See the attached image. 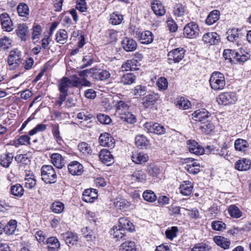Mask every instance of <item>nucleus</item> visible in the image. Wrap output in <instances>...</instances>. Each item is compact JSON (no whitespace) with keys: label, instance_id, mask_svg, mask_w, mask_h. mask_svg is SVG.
Masks as SVG:
<instances>
[{"label":"nucleus","instance_id":"obj_13","mask_svg":"<svg viewBox=\"0 0 251 251\" xmlns=\"http://www.w3.org/2000/svg\"><path fill=\"white\" fill-rule=\"evenodd\" d=\"M159 99V95L152 92L143 98L142 104L145 108H148L154 105Z\"/></svg>","mask_w":251,"mask_h":251},{"label":"nucleus","instance_id":"obj_37","mask_svg":"<svg viewBox=\"0 0 251 251\" xmlns=\"http://www.w3.org/2000/svg\"><path fill=\"white\" fill-rule=\"evenodd\" d=\"M24 181L25 187L29 189L33 188L36 184L35 176L33 174H26Z\"/></svg>","mask_w":251,"mask_h":251},{"label":"nucleus","instance_id":"obj_1","mask_svg":"<svg viewBox=\"0 0 251 251\" xmlns=\"http://www.w3.org/2000/svg\"><path fill=\"white\" fill-rule=\"evenodd\" d=\"M223 56L226 60L232 61L233 58L235 60L240 63H243L250 58V55L243 49H240L238 51L226 49L223 52Z\"/></svg>","mask_w":251,"mask_h":251},{"label":"nucleus","instance_id":"obj_20","mask_svg":"<svg viewBox=\"0 0 251 251\" xmlns=\"http://www.w3.org/2000/svg\"><path fill=\"white\" fill-rule=\"evenodd\" d=\"M122 46L126 51H133L137 48L136 42L132 38L126 37L121 43Z\"/></svg>","mask_w":251,"mask_h":251},{"label":"nucleus","instance_id":"obj_3","mask_svg":"<svg viewBox=\"0 0 251 251\" xmlns=\"http://www.w3.org/2000/svg\"><path fill=\"white\" fill-rule=\"evenodd\" d=\"M41 178L47 184H52L56 182L57 176L51 165H43L41 169Z\"/></svg>","mask_w":251,"mask_h":251},{"label":"nucleus","instance_id":"obj_23","mask_svg":"<svg viewBox=\"0 0 251 251\" xmlns=\"http://www.w3.org/2000/svg\"><path fill=\"white\" fill-rule=\"evenodd\" d=\"M151 5L152 10L156 16H161L165 14V7L160 0H153Z\"/></svg>","mask_w":251,"mask_h":251},{"label":"nucleus","instance_id":"obj_60","mask_svg":"<svg viewBox=\"0 0 251 251\" xmlns=\"http://www.w3.org/2000/svg\"><path fill=\"white\" fill-rule=\"evenodd\" d=\"M118 32L114 29H109L106 32L107 42L109 43H115L117 40Z\"/></svg>","mask_w":251,"mask_h":251},{"label":"nucleus","instance_id":"obj_64","mask_svg":"<svg viewBox=\"0 0 251 251\" xmlns=\"http://www.w3.org/2000/svg\"><path fill=\"white\" fill-rule=\"evenodd\" d=\"M211 247L206 243H201L196 244L191 250V251H209Z\"/></svg>","mask_w":251,"mask_h":251},{"label":"nucleus","instance_id":"obj_9","mask_svg":"<svg viewBox=\"0 0 251 251\" xmlns=\"http://www.w3.org/2000/svg\"><path fill=\"white\" fill-rule=\"evenodd\" d=\"M15 32L22 41H26L29 37V27L25 23L17 24L16 26Z\"/></svg>","mask_w":251,"mask_h":251},{"label":"nucleus","instance_id":"obj_49","mask_svg":"<svg viewBox=\"0 0 251 251\" xmlns=\"http://www.w3.org/2000/svg\"><path fill=\"white\" fill-rule=\"evenodd\" d=\"M122 251H136V248L134 242L127 241L124 242L120 247Z\"/></svg>","mask_w":251,"mask_h":251},{"label":"nucleus","instance_id":"obj_6","mask_svg":"<svg viewBox=\"0 0 251 251\" xmlns=\"http://www.w3.org/2000/svg\"><path fill=\"white\" fill-rule=\"evenodd\" d=\"M200 31L198 25L195 22L187 24L183 28V35L188 38H196Z\"/></svg>","mask_w":251,"mask_h":251},{"label":"nucleus","instance_id":"obj_25","mask_svg":"<svg viewBox=\"0 0 251 251\" xmlns=\"http://www.w3.org/2000/svg\"><path fill=\"white\" fill-rule=\"evenodd\" d=\"M137 35V33L136 34ZM138 38L141 44H149L153 40V34L151 32L146 30L138 34Z\"/></svg>","mask_w":251,"mask_h":251},{"label":"nucleus","instance_id":"obj_40","mask_svg":"<svg viewBox=\"0 0 251 251\" xmlns=\"http://www.w3.org/2000/svg\"><path fill=\"white\" fill-rule=\"evenodd\" d=\"M249 147V143L244 139L238 138L234 142V148L236 151H245Z\"/></svg>","mask_w":251,"mask_h":251},{"label":"nucleus","instance_id":"obj_7","mask_svg":"<svg viewBox=\"0 0 251 251\" xmlns=\"http://www.w3.org/2000/svg\"><path fill=\"white\" fill-rule=\"evenodd\" d=\"M237 97L234 93H223L219 95L217 101L219 104L228 105L234 103L237 100Z\"/></svg>","mask_w":251,"mask_h":251},{"label":"nucleus","instance_id":"obj_22","mask_svg":"<svg viewBox=\"0 0 251 251\" xmlns=\"http://www.w3.org/2000/svg\"><path fill=\"white\" fill-rule=\"evenodd\" d=\"M149 156L143 152H135L132 153L131 159L136 164H143L149 160Z\"/></svg>","mask_w":251,"mask_h":251},{"label":"nucleus","instance_id":"obj_5","mask_svg":"<svg viewBox=\"0 0 251 251\" xmlns=\"http://www.w3.org/2000/svg\"><path fill=\"white\" fill-rule=\"evenodd\" d=\"M185 50L182 48L172 50L168 53V60L169 64L179 63L183 58Z\"/></svg>","mask_w":251,"mask_h":251},{"label":"nucleus","instance_id":"obj_45","mask_svg":"<svg viewBox=\"0 0 251 251\" xmlns=\"http://www.w3.org/2000/svg\"><path fill=\"white\" fill-rule=\"evenodd\" d=\"M133 225L132 223L127 218L125 217L120 218L119 220V227L124 230L132 231V227Z\"/></svg>","mask_w":251,"mask_h":251},{"label":"nucleus","instance_id":"obj_54","mask_svg":"<svg viewBox=\"0 0 251 251\" xmlns=\"http://www.w3.org/2000/svg\"><path fill=\"white\" fill-rule=\"evenodd\" d=\"M55 40L60 44H64L68 39L67 31L64 29H60L56 33Z\"/></svg>","mask_w":251,"mask_h":251},{"label":"nucleus","instance_id":"obj_59","mask_svg":"<svg viewBox=\"0 0 251 251\" xmlns=\"http://www.w3.org/2000/svg\"><path fill=\"white\" fill-rule=\"evenodd\" d=\"M123 20V15L117 13H113L110 15L109 22L113 25H118L121 23Z\"/></svg>","mask_w":251,"mask_h":251},{"label":"nucleus","instance_id":"obj_53","mask_svg":"<svg viewBox=\"0 0 251 251\" xmlns=\"http://www.w3.org/2000/svg\"><path fill=\"white\" fill-rule=\"evenodd\" d=\"M52 132L55 141L59 145H62L63 142V139L60 136L59 131V127L58 124L54 125L52 126Z\"/></svg>","mask_w":251,"mask_h":251},{"label":"nucleus","instance_id":"obj_51","mask_svg":"<svg viewBox=\"0 0 251 251\" xmlns=\"http://www.w3.org/2000/svg\"><path fill=\"white\" fill-rule=\"evenodd\" d=\"M11 193L17 197H21L23 194L24 190L23 186L20 184H16L11 187Z\"/></svg>","mask_w":251,"mask_h":251},{"label":"nucleus","instance_id":"obj_44","mask_svg":"<svg viewBox=\"0 0 251 251\" xmlns=\"http://www.w3.org/2000/svg\"><path fill=\"white\" fill-rule=\"evenodd\" d=\"M111 235L113 236L117 240L123 239L126 236L125 230L117 226L113 227L110 231Z\"/></svg>","mask_w":251,"mask_h":251},{"label":"nucleus","instance_id":"obj_61","mask_svg":"<svg viewBox=\"0 0 251 251\" xmlns=\"http://www.w3.org/2000/svg\"><path fill=\"white\" fill-rule=\"evenodd\" d=\"M178 232V228L176 226H172L170 229H167L165 231L166 237L167 239L172 241L176 237Z\"/></svg>","mask_w":251,"mask_h":251},{"label":"nucleus","instance_id":"obj_21","mask_svg":"<svg viewBox=\"0 0 251 251\" xmlns=\"http://www.w3.org/2000/svg\"><path fill=\"white\" fill-rule=\"evenodd\" d=\"M209 113L205 109H199L194 111L192 114V118L198 122H202L209 117Z\"/></svg>","mask_w":251,"mask_h":251},{"label":"nucleus","instance_id":"obj_47","mask_svg":"<svg viewBox=\"0 0 251 251\" xmlns=\"http://www.w3.org/2000/svg\"><path fill=\"white\" fill-rule=\"evenodd\" d=\"M78 150L85 156H90L92 152L91 146L86 142H81L78 145Z\"/></svg>","mask_w":251,"mask_h":251},{"label":"nucleus","instance_id":"obj_43","mask_svg":"<svg viewBox=\"0 0 251 251\" xmlns=\"http://www.w3.org/2000/svg\"><path fill=\"white\" fill-rule=\"evenodd\" d=\"M130 177L131 180L139 182H143L146 180V175L142 170H137L134 171Z\"/></svg>","mask_w":251,"mask_h":251},{"label":"nucleus","instance_id":"obj_27","mask_svg":"<svg viewBox=\"0 0 251 251\" xmlns=\"http://www.w3.org/2000/svg\"><path fill=\"white\" fill-rule=\"evenodd\" d=\"M50 160L52 164L57 168L61 169L65 165L64 158L59 153H52L50 156Z\"/></svg>","mask_w":251,"mask_h":251},{"label":"nucleus","instance_id":"obj_30","mask_svg":"<svg viewBox=\"0 0 251 251\" xmlns=\"http://www.w3.org/2000/svg\"><path fill=\"white\" fill-rule=\"evenodd\" d=\"M48 250L50 251H58L60 244L58 239L55 237H50L46 240Z\"/></svg>","mask_w":251,"mask_h":251},{"label":"nucleus","instance_id":"obj_12","mask_svg":"<svg viewBox=\"0 0 251 251\" xmlns=\"http://www.w3.org/2000/svg\"><path fill=\"white\" fill-rule=\"evenodd\" d=\"M99 143L103 147H107L111 149L115 146V140L111 135L107 133H101L99 137Z\"/></svg>","mask_w":251,"mask_h":251},{"label":"nucleus","instance_id":"obj_16","mask_svg":"<svg viewBox=\"0 0 251 251\" xmlns=\"http://www.w3.org/2000/svg\"><path fill=\"white\" fill-rule=\"evenodd\" d=\"M140 65V64L138 60L135 58H133L123 63L121 66V70L122 72L135 71L138 69V66Z\"/></svg>","mask_w":251,"mask_h":251},{"label":"nucleus","instance_id":"obj_14","mask_svg":"<svg viewBox=\"0 0 251 251\" xmlns=\"http://www.w3.org/2000/svg\"><path fill=\"white\" fill-rule=\"evenodd\" d=\"M187 147L191 153L197 155L202 154L204 152L203 148L195 140H189L187 142Z\"/></svg>","mask_w":251,"mask_h":251},{"label":"nucleus","instance_id":"obj_56","mask_svg":"<svg viewBox=\"0 0 251 251\" xmlns=\"http://www.w3.org/2000/svg\"><path fill=\"white\" fill-rule=\"evenodd\" d=\"M240 30L238 28H232L229 29L227 32V39L230 42H233L236 41L239 37V31Z\"/></svg>","mask_w":251,"mask_h":251},{"label":"nucleus","instance_id":"obj_4","mask_svg":"<svg viewBox=\"0 0 251 251\" xmlns=\"http://www.w3.org/2000/svg\"><path fill=\"white\" fill-rule=\"evenodd\" d=\"M22 53L18 49L12 50L7 57V69L13 70L22 63Z\"/></svg>","mask_w":251,"mask_h":251},{"label":"nucleus","instance_id":"obj_17","mask_svg":"<svg viewBox=\"0 0 251 251\" xmlns=\"http://www.w3.org/2000/svg\"><path fill=\"white\" fill-rule=\"evenodd\" d=\"M99 157L101 162L107 166L110 165L114 162L113 156L109 151L106 149H102L100 151Z\"/></svg>","mask_w":251,"mask_h":251},{"label":"nucleus","instance_id":"obj_10","mask_svg":"<svg viewBox=\"0 0 251 251\" xmlns=\"http://www.w3.org/2000/svg\"><path fill=\"white\" fill-rule=\"evenodd\" d=\"M144 127L149 132L157 135H162L166 132L164 126L158 123H146L144 124Z\"/></svg>","mask_w":251,"mask_h":251},{"label":"nucleus","instance_id":"obj_42","mask_svg":"<svg viewBox=\"0 0 251 251\" xmlns=\"http://www.w3.org/2000/svg\"><path fill=\"white\" fill-rule=\"evenodd\" d=\"M147 92V87L143 85H138L134 87L131 93L136 97L144 96Z\"/></svg>","mask_w":251,"mask_h":251},{"label":"nucleus","instance_id":"obj_28","mask_svg":"<svg viewBox=\"0 0 251 251\" xmlns=\"http://www.w3.org/2000/svg\"><path fill=\"white\" fill-rule=\"evenodd\" d=\"M110 74L106 70H101L94 69L93 78L97 80L103 81L110 77Z\"/></svg>","mask_w":251,"mask_h":251},{"label":"nucleus","instance_id":"obj_48","mask_svg":"<svg viewBox=\"0 0 251 251\" xmlns=\"http://www.w3.org/2000/svg\"><path fill=\"white\" fill-rule=\"evenodd\" d=\"M227 212L231 217L238 219L242 216V212L235 205H230L227 209Z\"/></svg>","mask_w":251,"mask_h":251},{"label":"nucleus","instance_id":"obj_32","mask_svg":"<svg viewBox=\"0 0 251 251\" xmlns=\"http://www.w3.org/2000/svg\"><path fill=\"white\" fill-rule=\"evenodd\" d=\"M214 241L218 246L224 250L229 249L231 242L229 239L223 236H216L214 238Z\"/></svg>","mask_w":251,"mask_h":251},{"label":"nucleus","instance_id":"obj_34","mask_svg":"<svg viewBox=\"0 0 251 251\" xmlns=\"http://www.w3.org/2000/svg\"><path fill=\"white\" fill-rule=\"evenodd\" d=\"M220 12L219 10H214L210 12L208 15L206 20L205 23L208 25H210L215 23L220 18Z\"/></svg>","mask_w":251,"mask_h":251},{"label":"nucleus","instance_id":"obj_63","mask_svg":"<svg viewBox=\"0 0 251 251\" xmlns=\"http://www.w3.org/2000/svg\"><path fill=\"white\" fill-rule=\"evenodd\" d=\"M114 205L116 207L123 209L129 206V203L126 200L119 198L115 200Z\"/></svg>","mask_w":251,"mask_h":251},{"label":"nucleus","instance_id":"obj_52","mask_svg":"<svg viewBox=\"0 0 251 251\" xmlns=\"http://www.w3.org/2000/svg\"><path fill=\"white\" fill-rule=\"evenodd\" d=\"M129 108V105L123 100L118 101L116 104V112L119 115L127 111Z\"/></svg>","mask_w":251,"mask_h":251},{"label":"nucleus","instance_id":"obj_38","mask_svg":"<svg viewBox=\"0 0 251 251\" xmlns=\"http://www.w3.org/2000/svg\"><path fill=\"white\" fill-rule=\"evenodd\" d=\"M136 78L132 73H126L120 77L119 82L124 85H130L135 82Z\"/></svg>","mask_w":251,"mask_h":251},{"label":"nucleus","instance_id":"obj_39","mask_svg":"<svg viewBox=\"0 0 251 251\" xmlns=\"http://www.w3.org/2000/svg\"><path fill=\"white\" fill-rule=\"evenodd\" d=\"M119 118L121 120L127 123L133 124L136 122V117L131 113L126 111L119 115Z\"/></svg>","mask_w":251,"mask_h":251},{"label":"nucleus","instance_id":"obj_19","mask_svg":"<svg viewBox=\"0 0 251 251\" xmlns=\"http://www.w3.org/2000/svg\"><path fill=\"white\" fill-rule=\"evenodd\" d=\"M220 37L216 32H207L203 34L202 41L209 45H216L219 43Z\"/></svg>","mask_w":251,"mask_h":251},{"label":"nucleus","instance_id":"obj_11","mask_svg":"<svg viewBox=\"0 0 251 251\" xmlns=\"http://www.w3.org/2000/svg\"><path fill=\"white\" fill-rule=\"evenodd\" d=\"M69 174L73 176H80L84 172L83 165L77 161L71 162L68 165Z\"/></svg>","mask_w":251,"mask_h":251},{"label":"nucleus","instance_id":"obj_31","mask_svg":"<svg viewBox=\"0 0 251 251\" xmlns=\"http://www.w3.org/2000/svg\"><path fill=\"white\" fill-rule=\"evenodd\" d=\"M135 143L136 146L141 149L147 148L150 144L149 140L143 135H137L135 138Z\"/></svg>","mask_w":251,"mask_h":251},{"label":"nucleus","instance_id":"obj_18","mask_svg":"<svg viewBox=\"0 0 251 251\" xmlns=\"http://www.w3.org/2000/svg\"><path fill=\"white\" fill-rule=\"evenodd\" d=\"M251 167V161L250 159L242 158L238 160L234 164V168L239 171H246Z\"/></svg>","mask_w":251,"mask_h":251},{"label":"nucleus","instance_id":"obj_24","mask_svg":"<svg viewBox=\"0 0 251 251\" xmlns=\"http://www.w3.org/2000/svg\"><path fill=\"white\" fill-rule=\"evenodd\" d=\"M63 239L69 246H73L77 243L78 237L77 235L72 232H66L61 234Z\"/></svg>","mask_w":251,"mask_h":251},{"label":"nucleus","instance_id":"obj_50","mask_svg":"<svg viewBox=\"0 0 251 251\" xmlns=\"http://www.w3.org/2000/svg\"><path fill=\"white\" fill-rule=\"evenodd\" d=\"M64 204L59 201H55L51 205V211L56 214L61 213L64 210Z\"/></svg>","mask_w":251,"mask_h":251},{"label":"nucleus","instance_id":"obj_8","mask_svg":"<svg viewBox=\"0 0 251 251\" xmlns=\"http://www.w3.org/2000/svg\"><path fill=\"white\" fill-rule=\"evenodd\" d=\"M0 25L3 31L10 32L14 29V25L9 14L6 12L0 15Z\"/></svg>","mask_w":251,"mask_h":251},{"label":"nucleus","instance_id":"obj_62","mask_svg":"<svg viewBox=\"0 0 251 251\" xmlns=\"http://www.w3.org/2000/svg\"><path fill=\"white\" fill-rule=\"evenodd\" d=\"M30 138L26 135H21L15 141V144L18 145H30Z\"/></svg>","mask_w":251,"mask_h":251},{"label":"nucleus","instance_id":"obj_26","mask_svg":"<svg viewBox=\"0 0 251 251\" xmlns=\"http://www.w3.org/2000/svg\"><path fill=\"white\" fill-rule=\"evenodd\" d=\"M98 194L96 189L85 190L82 194V200L86 202H92L97 198Z\"/></svg>","mask_w":251,"mask_h":251},{"label":"nucleus","instance_id":"obj_29","mask_svg":"<svg viewBox=\"0 0 251 251\" xmlns=\"http://www.w3.org/2000/svg\"><path fill=\"white\" fill-rule=\"evenodd\" d=\"M186 13V7L181 3H176L174 5L173 7V14L176 19L180 18V20L182 21L181 18H183Z\"/></svg>","mask_w":251,"mask_h":251},{"label":"nucleus","instance_id":"obj_46","mask_svg":"<svg viewBox=\"0 0 251 251\" xmlns=\"http://www.w3.org/2000/svg\"><path fill=\"white\" fill-rule=\"evenodd\" d=\"M42 32V28L41 26L38 24H34L32 28L31 39L35 42H37L40 39V35Z\"/></svg>","mask_w":251,"mask_h":251},{"label":"nucleus","instance_id":"obj_36","mask_svg":"<svg viewBox=\"0 0 251 251\" xmlns=\"http://www.w3.org/2000/svg\"><path fill=\"white\" fill-rule=\"evenodd\" d=\"M17 10L19 15L24 17L23 20L25 21L29 15V10L28 5L23 2L20 3L17 7Z\"/></svg>","mask_w":251,"mask_h":251},{"label":"nucleus","instance_id":"obj_41","mask_svg":"<svg viewBox=\"0 0 251 251\" xmlns=\"http://www.w3.org/2000/svg\"><path fill=\"white\" fill-rule=\"evenodd\" d=\"M17 222L15 220H11L4 226V232L8 235L14 234L16 227Z\"/></svg>","mask_w":251,"mask_h":251},{"label":"nucleus","instance_id":"obj_2","mask_svg":"<svg viewBox=\"0 0 251 251\" xmlns=\"http://www.w3.org/2000/svg\"><path fill=\"white\" fill-rule=\"evenodd\" d=\"M209 81L211 88L214 91H221L226 85V79L224 74L218 71L211 74Z\"/></svg>","mask_w":251,"mask_h":251},{"label":"nucleus","instance_id":"obj_35","mask_svg":"<svg viewBox=\"0 0 251 251\" xmlns=\"http://www.w3.org/2000/svg\"><path fill=\"white\" fill-rule=\"evenodd\" d=\"M14 156L11 153H4L0 156V165L8 168L12 163Z\"/></svg>","mask_w":251,"mask_h":251},{"label":"nucleus","instance_id":"obj_33","mask_svg":"<svg viewBox=\"0 0 251 251\" xmlns=\"http://www.w3.org/2000/svg\"><path fill=\"white\" fill-rule=\"evenodd\" d=\"M193 188V186L191 182L184 181L179 186V191L184 196H189Z\"/></svg>","mask_w":251,"mask_h":251},{"label":"nucleus","instance_id":"obj_58","mask_svg":"<svg viewBox=\"0 0 251 251\" xmlns=\"http://www.w3.org/2000/svg\"><path fill=\"white\" fill-rule=\"evenodd\" d=\"M143 198L147 201L152 202L156 200V196L154 193L150 190H147L144 192Z\"/></svg>","mask_w":251,"mask_h":251},{"label":"nucleus","instance_id":"obj_15","mask_svg":"<svg viewBox=\"0 0 251 251\" xmlns=\"http://www.w3.org/2000/svg\"><path fill=\"white\" fill-rule=\"evenodd\" d=\"M57 86L60 94L68 96L69 89L72 87L70 79L67 77H63L58 81Z\"/></svg>","mask_w":251,"mask_h":251},{"label":"nucleus","instance_id":"obj_55","mask_svg":"<svg viewBox=\"0 0 251 251\" xmlns=\"http://www.w3.org/2000/svg\"><path fill=\"white\" fill-rule=\"evenodd\" d=\"M227 149V146L225 144L221 149L216 148L213 149L212 150V153L219 155L224 158L227 159V157H228V151Z\"/></svg>","mask_w":251,"mask_h":251},{"label":"nucleus","instance_id":"obj_57","mask_svg":"<svg viewBox=\"0 0 251 251\" xmlns=\"http://www.w3.org/2000/svg\"><path fill=\"white\" fill-rule=\"evenodd\" d=\"M191 102L184 97H181L177 100L176 106L180 109L186 110L191 106Z\"/></svg>","mask_w":251,"mask_h":251}]
</instances>
